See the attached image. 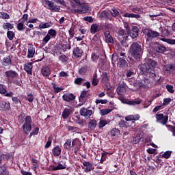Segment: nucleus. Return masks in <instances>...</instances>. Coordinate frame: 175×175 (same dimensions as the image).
I'll use <instances>...</instances> for the list:
<instances>
[{"mask_svg": "<svg viewBox=\"0 0 175 175\" xmlns=\"http://www.w3.org/2000/svg\"><path fill=\"white\" fill-rule=\"evenodd\" d=\"M106 55H104L103 57L100 58L98 60V66L101 68V69H105V66L106 65Z\"/></svg>", "mask_w": 175, "mask_h": 175, "instance_id": "28", "label": "nucleus"}, {"mask_svg": "<svg viewBox=\"0 0 175 175\" xmlns=\"http://www.w3.org/2000/svg\"><path fill=\"white\" fill-rule=\"evenodd\" d=\"M161 36L163 38H166L170 36V31L167 29H164L163 30L161 31Z\"/></svg>", "mask_w": 175, "mask_h": 175, "instance_id": "48", "label": "nucleus"}, {"mask_svg": "<svg viewBox=\"0 0 175 175\" xmlns=\"http://www.w3.org/2000/svg\"><path fill=\"white\" fill-rule=\"evenodd\" d=\"M175 67L173 64H167L164 66L163 70L165 73H170V72H173L174 70Z\"/></svg>", "mask_w": 175, "mask_h": 175, "instance_id": "27", "label": "nucleus"}, {"mask_svg": "<svg viewBox=\"0 0 175 175\" xmlns=\"http://www.w3.org/2000/svg\"><path fill=\"white\" fill-rule=\"evenodd\" d=\"M107 125V120H100L98 122V128L100 129H102L104 126H106Z\"/></svg>", "mask_w": 175, "mask_h": 175, "instance_id": "49", "label": "nucleus"}, {"mask_svg": "<svg viewBox=\"0 0 175 175\" xmlns=\"http://www.w3.org/2000/svg\"><path fill=\"white\" fill-rule=\"evenodd\" d=\"M124 28L125 29H120L119 30L118 32V36H119V39H122L120 42L121 43H124V42H125V40H126V39H128V38H129V31H131V27H129V24H124Z\"/></svg>", "mask_w": 175, "mask_h": 175, "instance_id": "4", "label": "nucleus"}, {"mask_svg": "<svg viewBox=\"0 0 175 175\" xmlns=\"http://www.w3.org/2000/svg\"><path fill=\"white\" fill-rule=\"evenodd\" d=\"M87 70H88L87 66H83L79 70V74L85 75V73H87Z\"/></svg>", "mask_w": 175, "mask_h": 175, "instance_id": "55", "label": "nucleus"}, {"mask_svg": "<svg viewBox=\"0 0 175 175\" xmlns=\"http://www.w3.org/2000/svg\"><path fill=\"white\" fill-rule=\"evenodd\" d=\"M51 39V36H50V35L49 34H46L42 40V44H47V43H49Z\"/></svg>", "mask_w": 175, "mask_h": 175, "instance_id": "54", "label": "nucleus"}, {"mask_svg": "<svg viewBox=\"0 0 175 175\" xmlns=\"http://www.w3.org/2000/svg\"><path fill=\"white\" fill-rule=\"evenodd\" d=\"M129 53L135 61H140L143 57V48L142 43L134 42L131 44L129 49Z\"/></svg>", "mask_w": 175, "mask_h": 175, "instance_id": "3", "label": "nucleus"}, {"mask_svg": "<svg viewBox=\"0 0 175 175\" xmlns=\"http://www.w3.org/2000/svg\"><path fill=\"white\" fill-rule=\"evenodd\" d=\"M52 85L55 94H58L59 92H61V91H64V88L57 87L55 83H52Z\"/></svg>", "mask_w": 175, "mask_h": 175, "instance_id": "50", "label": "nucleus"}, {"mask_svg": "<svg viewBox=\"0 0 175 175\" xmlns=\"http://www.w3.org/2000/svg\"><path fill=\"white\" fill-rule=\"evenodd\" d=\"M101 81L102 83H103V84H107L109 83V81H110V80L109 79V75L107 72H103L102 73Z\"/></svg>", "mask_w": 175, "mask_h": 175, "instance_id": "30", "label": "nucleus"}, {"mask_svg": "<svg viewBox=\"0 0 175 175\" xmlns=\"http://www.w3.org/2000/svg\"><path fill=\"white\" fill-rule=\"evenodd\" d=\"M120 55V57L119 58V68L124 69V68L126 67L128 65V63L126 62V53L121 52Z\"/></svg>", "mask_w": 175, "mask_h": 175, "instance_id": "11", "label": "nucleus"}, {"mask_svg": "<svg viewBox=\"0 0 175 175\" xmlns=\"http://www.w3.org/2000/svg\"><path fill=\"white\" fill-rule=\"evenodd\" d=\"M142 32L145 35L146 40H151V39H154V38L160 36L159 32L152 31L150 29L145 28L142 30Z\"/></svg>", "mask_w": 175, "mask_h": 175, "instance_id": "5", "label": "nucleus"}, {"mask_svg": "<svg viewBox=\"0 0 175 175\" xmlns=\"http://www.w3.org/2000/svg\"><path fill=\"white\" fill-rule=\"evenodd\" d=\"M118 14H120V12H118L117 9L113 8L111 12V16H113V17H117Z\"/></svg>", "mask_w": 175, "mask_h": 175, "instance_id": "60", "label": "nucleus"}, {"mask_svg": "<svg viewBox=\"0 0 175 175\" xmlns=\"http://www.w3.org/2000/svg\"><path fill=\"white\" fill-rule=\"evenodd\" d=\"M71 113H72V109L68 108H65L62 112V116L64 118V120H66V118H68Z\"/></svg>", "mask_w": 175, "mask_h": 175, "instance_id": "29", "label": "nucleus"}, {"mask_svg": "<svg viewBox=\"0 0 175 175\" xmlns=\"http://www.w3.org/2000/svg\"><path fill=\"white\" fill-rule=\"evenodd\" d=\"M48 35L51 38H55L57 36V31L54 29H51L48 31Z\"/></svg>", "mask_w": 175, "mask_h": 175, "instance_id": "51", "label": "nucleus"}, {"mask_svg": "<svg viewBox=\"0 0 175 175\" xmlns=\"http://www.w3.org/2000/svg\"><path fill=\"white\" fill-rule=\"evenodd\" d=\"M41 73L45 78L50 77V75H51V70L49 66H45L41 69Z\"/></svg>", "mask_w": 175, "mask_h": 175, "instance_id": "16", "label": "nucleus"}, {"mask_svg": "<svg viewBox=\"0 0 175 175\" xmlns=\"http://www.w3.org/2000/svg\"><path fill=\"white\" fill-rule=\"evenodd\" d=\"M131 10L133 13H135L137 14H139V13H143L142 8L137 7L132 8Z\"/></svg>", "mask_w": 175, "mask_h": 175, "instance_id": "58", "label": "nucleus"}, {"mask_svg": "<svg viewBox=\"0 0 175 175\" xmlns=\"http://www.w3.org/2000/svg\"><path fill=\"white\" fill-rule=\"evenodd\" d=\"M0 107L4 110H9V109H10V103L6 101H1Z\"/></svg>", "mask_w": 175, "mask_h": 175, "instance_id": "31", "label": "nucleus"}, {"mask_svg": "<svg viewBox=\"0 0 175 175\" xmlns=\"http://www.w3.org/2000/svg\"><path fill=\"white\" fill-rule=\"evenodd\" d=\"M46 51L47 53H51V54H55L58 51V46H53L52 48H48Z\"/></svg>", "mask_w": 175, "mask_h": 175, "instance_id": "45", "label": "nucleus"}, {"mask_svg": "<svg viewBox=\"0 0 175 175\" xmlns=\"http://www.w3.org/2000/svg\"><path fill=\"white\" fill-rule=\"evenodd\" d=\"M129 35L132 39H136L139 36V27L133 26L132 29L129 31Z\"/></svg>", "mask_w": 175, "mask_h": 175, "instance_id": "15", "label": "nucleus"}, {"mask_svg": "<svg viewBox=\"0 0 175 175\" xmlns=\"http://www.w3.org/2000/svg\"><path fill=\"white\" fill-rule=\"evenodd\" d=\"M62 99L65 102H72L76 99V96L72 93H66L62 96Z\"/></svg>", "mask_w": 175, "mask_h": 175, "instance_id": "14", "label": "nucleus"}, {"mask_svg": "<svg viewBox=\"0 0 175 175\" xmlns=\"http://www.w3.org/2000/svg\"><path fill=\"white\" fill-rule=\"evenodd\" d=\"M71 146L75 148L79 147V146H80V139L78 138L72 139Z\"/></svg>", "mask_w": 175, "mask_h": 175, "instance_id": "47", "label": "nucleus"}, {"mask_svg": "<svg viewBox=\"0 0 175 175\" xmlns=\"http://www.w3.org/2000/svg\"><path fill=\"white\" fill-rule=\"evenodd\" d=\"M15 36L16 33L13 31L8 30L7 31V38L9 39V40H13Z\"/></svg>", "mask_w": 175, "mask_h": 175, "instance_id": "41", "label": "nucleus"}, {"mask_svg": "<svg viewBox=\"0 0 175 175\" xmlns=\"http://www.w3.org/2000/svg\"><path fill=\"white\" fill-rule=\"evenodd\" d=\"M90 32L92 33H96V32H99L98 29V24L94 23V24L91 25Z\"/></svg>", "mask_w": 175, "mask_h": 175, "instance_id": "44", "label": "nucleus"}, {"mask_svg": "<svg viewBox=\"0 0 175 175\" xmlns=\"http://www.w3.org/2000/svg\"><path fill=\"white\" fill-rule=\"evenodd\" d=\"M83 165L85 167H82L85 173H90L91 170H92V163L90 161H84L83 163Z\"/></svg>", "mask_w": 175, "mask_h": 175, "instance_id": "19", "label": "nucleus"}, {"mask_svg": "<svg viewBox=\"0 0 175 175\" xmlns=\"http://www.w3.org/2000/svg\"><path fill=\"white\" fill-rule=\"evenodd\" d=\"M52 25H53V23L51 22L45 23H41L39 25V28L40 29H44L46 28H50V27H51Z\"/></svg>", "mask_w": 175, "mask_h": 175, "instance_id": "35", "label": "nucleus"}, {"mask_svg": "<svg viewBox=\"0 0 175 175\" xmlns=\"http://www.w3.org/2000/svg\"><path fill=\"white\" fill-rule=\"evenodd\" d=\"M18 122L20 125H23L22 128L25 135H28L32 131V118L31 116H26L25 113H21L18 116Z\"/></svg>", "mask_w": 175, "mask_h": 175, "instance_id": "2", "label": "nucleus"}, {"mask_svg": "<svg viewBox=\"0 0 175 175\" xmlns=\"http://www.w3.org/2000/svg\"><path fill=\"white\" fill-rule=\"evenodd\" d=\"M64 169H66V166L64 165L61 163H59L58 165H57V166H53L52 167V170L53 172H55L57 170H63Z\"/></svg>", "mask_w": 175, "mask_h": 175, "instance_id": "39", "label": "nucleus"}, {"mask_svg": "<svg viewBox=\"0 0 175 175\" xmlns=\"http://www.w3.org/2000/svg\"><path fill=\"white\" fill-rule=\"evenodd\" d=\"M142 103V100H132L127 101V105H129L130 106H136L137 105H140Z\"/></svg>", "mask_w": 175, "mask_h": 175, "instance_id": "36", "label": "nucleus"}, {"mask_svg": "<svg viewBox=\"0 0 175 175\" xmlns=\"http://www.w3.org/2000/svg\"><path fill=\"white\" fill-rule=\"evenodd\" d=\"M96 125H98V122L95 119H92L88 124V127L89 129L94 131L96 128Z\"/></svg>", "mask_w": 175, "mask_h": 175, "instance_id": "24", "label": "nucleus"}, {"mask_svg": "<svg viewBox=\"0 0 175 175\" xmlns=\"http://www.w3.org/2000/svg\"><path fill=\"white\" fill-rule=\"evenodd\" d=\"M104 38L106 43H110L111 44L114 43V40L113 39V36H111L110 31L107 30L104 32Z\"/></svg>", "mask_w": 175, "mask_h": 175, "instance_id": "13", "label": "nucleus"}, {"mask_svg": "<svg viewBox=\"0 0 175 175\" xmlns=\"http://www.w3.org/2000/svg\"><path fill=\"white\" fill-rule=\"evenodd\" d=\"M33 68V65L32 62L27 63L24 66V70L27 72V75H32V69Z\"/></svg>", "mask_w": 175, "mask_h": 175, "instance_id": "21", "label": "nucleus"}, {"mask_svg": "<svg viewBox=\"0 0 175 175\" xmlns=\"http://www.w3.org/2000/svg\"><path fill=\"white\" fill-rule=\"evenodd\" d=\"M123 17H126L128 18H136L137 20H140V18H142V16H140V14L131 13H126L123 15Z\"/></svg>", "mask_w": 175, "mask_h": 175, "instance_id": "23", "label": "nucleus"}, {"mask_svg": "<svg viewBox=\"0 0 175 175\" xmlns=\"http://www.w3.org/2000/svg\"><path fill=\"white\" fill-rule=\"evenodd\" d=\"M120 133V131L118 129H113L111 131V136H118Z\"/></svg>", "mask_w": 175, "mask_h": 175, "instance_id": "56", "label": "nucleus"}, {"mask_svg": "<svg viewBox=\"0 0 175 175\" xmlns=\"http://www.w3.org/2000/svg\"><path fill=\"white\" fill-rule=\"evenodd\" d=\"M9 158H10V154H9V153L0 155V163L2 161H8Z\"/></svg>", "mask_w": 175, "mask_h": 175, "instance_id": "46", "label": "nucleus"}, {"mask_svg": "<svg viewBox=\"0 0 175 175\" xmlns=\"http://www.w3.org/2000/svg\"><path fill=\"white\" fill-rule=\"evenodd\" d=\"M12 58H13V56L12 55H8L6 57H4L2 61V65L3 66H10V65H12Z\"/></svg>", "mask_w": 175, "mask_h": 175, "instance_id": "20", "label": "nucleus"}, {"mask_svg": "<svg viewBox=\"0 0 175 175\" xmlns=\"http://www.w3.org/2000/svg\"><path fill=\"white\" fill-rule=\"evenodd\" d=\"M68 32L70 38H73V36H75V26H72L70 28Z\"/></svg>", "mask_w": 175, "mask_h": 175, "instance_id": "64", "label": "nucleus"}, {"mask_svg": "<svg viewBox=\"0 0 175 175\" xmlns=\"http://www.w3.org/2000/svg\"><path fill=\"white\" fill-rule=\"evenodd\" d=\"M72 55L75 58H81V57L83 55V49L79 46H77L72 51Z\"/></svg>", "mask_w": 175, "mask_h": 175, "instance_id": "17", "label": "nucleus"}, {"mask_svg": "<svg viewBox=\"0 0 175 175\" xmlns=\"http://www.w3.org/2000/svg\"><path fill=\"white\" fill-rule=\"evenodd\" d=\"M3 76L8 81H12L18 78V73L16 70H8L4 72Z\"/></svg>", "mask_w": 175, "mask_h": 175, "instance_id": "7", "label": "nucleus"}, {"mask_svg": "<svg viewBox=\"0 0 175 175\" xmlns=\"http://www.w3.org/2000/svg\"><path fill=\"white\" fill-rule=\"evenodd\" d=\"M90 5L82 4L77 5V8H72L71 12L75 14L79 13V14H84V13H88V12H90Z\"/></svg>", "mask_w": 175, "mask_h": 175, "instance_id": "6", "label": "nucleus"}, {"mask_svg": "<svg viewBox=\"0 0 175 175\" xmlns=\"http://www.w3.org/2000/svg\"><path fill=\"white\" fill-rule=\"evenodd\" d=\"M150 83V81L148 79V78H144V80L141 81L139 83V87L142 88H148Z\"/></svg>", "mask_w": 175, "mask_h": 175, "instance_id": "25", "label": "nucleus"}, {"mask_svg": "<svg viewBox=\"0 0 175 175\" xmlns=\"http://www.w3.org/2000/svg\"><path fill=\"white\" fill-rule=\"evenodd\" d=\"M126 85L125 84H121L117 88L116 92L118 95H125L126 94Z\"/></svg>", "mask_w": 175, "mask_h": 175, "instance_id": "18", "label": "nucleus"}, {"mask_svg": "<svg viewBox=\"0 0 175 175\" xmlns=\"http://www.w3.org/2000/svg\"><path fill=\"white\" fill-rule=\"evenodd\" d=\"M59 61L62 62V64H64V65H66L68 62H69V56L62 54L59 57Z\"/></svg>", "mask_w": 175, "mask_h": 175, "instance_id": "26", "label": "nucleus"}, {"mask_svg": "<svg viewBox=\"0 0 175 175\" xmlns=\"http://www.w3.org/2000/svg\"><path fill=\"white\" fill-rule=\"evenodd\" d=\"M64 147L68 151H70L72 148V139H68L66 140V142L64 144Z\"/></svg>", "mask_w": 175, "mask_h": 175, "instance_id": "34", "label": "nucleus"}, {"mask_svg": "<svg viewBox=\"0 0 175 175\" xmlns=\"http://www.w3.org/2000/svg\"><path fill=\"white\" fill-rule=\"evenodd\" d=\"M100 16L102 18H107V17H109V12H107V11H103L100 13Z\"/></svg>", "mask_w": 175, "mask_h": 175, "instance_id": "63", "label": "nucleus"}, {"mask_svg": "<svg viewBox=\"0 0 175 175\" xmlns=\"http://www.w3.org/2000/svg\"><path fill=\"white\" fill-rule=\"evenodd\" d=\"M157 122H161L162 125H166L167 121L169 120V116H165L163 113H157L156 114Z\"/></svg>", "mask_w": 175, "mask_h": 175, "instance_id": "10", "label": "nucleus"}, {"mask_svg": "<svg viewBox=\"0 0 175 175\" xmlns=\"http://www.w3.org/2000/svg\"><path fill=\"white\" fill-rule=\"evenodd\" d=\"M154 50L158 54H163L167 49L165 45L157 42L154 46Z\"/></svg>", "mask_w": 175, "mask_h": 175, "instance_id": "12", "label": "nucleus"}, {"mask_svg": "<svg viewBox=\"0 0 175 175\" xmlns=\"http://www.w3.org/2000/svg\"><path fill=\"white\" fill-rule=\"evenodd\" d=\"M8 92V90H6V86L3 84H0V94L1 95H5Z\"/></svg>", "mask_w": 175, "mask_h": 175, "instance_id": "52", "label": "nucleus"}, {"mask_svg": "<svg viewBox=\"0 0 175 175\" xmlns=\"http://www.w3.org/2000/svg\"><path fill=\"white\" fill-rule=\"evenodd\" d=\"M10 83H13V84H15L16 85H18L19 87H21V85H23V81H21V79L18 78V77L15 79H12Z\"/></svg>", "mask_w": 175, "mask_h": 175, "instance_id": "40", "label": "nucleus"}, {"mask_svg": "<svg viewBox=\"0 0 175 175\" xmlns=\"http://www.w3.org/2000/svg\"><path fill=\"white\" fill-rule=\"evenodd\" d=\"M62 152V149L60 148L59 146H56L52 149V153L53 157H59Z\"/></svg>", "mask_w": 175, "mask_h": 175, "instance_id": "22", "label": "nucleus"}, {"mask_svg": "<svg viewBox=\"0 0 175 175\" xmlns=\"http://www.w3.org/2000/svg\"><path fill=\"white\" fill-rule=\"evenodd\" d=\"M118 55H117V53H113L112 55V58H111V61H112V64L116 63V61H118Z\"/></svg>", "mask_w": 175, "mask_h": 175, "instance_id": "62", "label": "nucleus"}, {"mask_svg": "<svg viewBox=\"0 0 175 175\" xmlns=\"http://www.w3.org/2000/svg\"><path fill=\"white\" fill-rule=\"evenodd\" d=\"M16 28L18 31H23L24 29V23L20 22L17 24Z\"/></svg>", "mask_w": 175, "mask_h": 175, "instance_id": "61", "label": "nucleus"}, {"mask_svg": "<svg viewBox=\"0 0 175 175\" xmlns=\"http://www.w3.org/2000/svg\"><path fill=\"white\" fill-rule=\"evenodd\" d=\"M35 55V48L30 46L27 52V58H33Z\"/></svg>", "mask_w": 175, "mask_h": 175, "instance_id": "38", "label": "nucleus"}, {"mask_svg": "<svg viewBox=\"0 0 175 175\" xmlns=\"http://www.w3.org/2000/svg\"><path fill=\"white\" fill-rule=\"evenodd\" d=\"M157 66V62L151 59H147L144 64L139 66L140 70L142 71L143 75L154 80L157 77L155 70L154 68Z\"/></svg>", "mask_w": 175, "mask_h": 175, "instance_id": "1", "label": "nucleus"}, {"mask_svg": "<svg viewBox=\"0 0 175 175\" xmlns=\"http://www.w3.org/2000/svg\"><path fill=\"white\" fill-rule=\"evenodd\" d=\"M61 49H62L64 51H66L67 50H70L72 49V46H70V43H64L62 42L60 44Z\"/></svg>", "mask_w": 175, "mask_h": 175, "instance_id": "33", "label": "nucleus"}, {"mask_svg": "<svg viewBox=\"0 0 175 175\" xmlns=\"http://www.w3.org/2000/svg\"><path fill=\"white\" fill-rule=\"evenodd\" d=\"M44 7L49 10H51V12H59L60 8L57 4H55L52 1L45 0V5Z\"/></svg>", "mask_w": 175, "mask_h": 175, "instance_id": "8", "label": "nucleus"}, {"mask_svg": "<svg viewBox=\"0 0 175 175\" xmlns=\"http://www.w3.org/2000/svg\"><path fill=\"white\" fill-rule=\"evenodd\" d=\"M79 113L82 117H84L86 120H88V118H91V116H92L94 111L88 108L82 107L81 108Z\"/></svg>", "mask_w": 175, "mask_h": 175, "instance_id": "9", "label": "nucleus"}, {"mask_svg": "<svg viewBox=\"0 0 175 175\" xmlns=\"http://www.w3.org/2000/svg\"><path fill=\"white\" fill-rule=\"evenodd\" d=\"M0 175H9V170L5 165L0 166Z\"/></svg>", "mask_w": 175, "mask_h": 175, "instance_id": "37", "label": "nucleus"}, {"mask_svg": "<svg viewBox=\"0 0 175 175\" xmlns=\"http://www.w3.org/2000/svg\"><path fill=\"white\" fill-rule=\"evenodd\" d=\"M3 28L10 31V29H13V28H14V25L10 23H5L3 25Z\"/></svg>", "mask_w": 175, "mask_h": 175, "instance_id": "42", "label": "nucleus"}, {"mask_svg": "<svg viewBox=\"0 0 175 175\" xmlns=\"http://www.w3.org/2000/svg\"><path fill=\"white\" fill-rule=\"evenodd\" d=\"M166 126H167V128H169V129H170V131H171V132H172L173 136H175V126L167 124Z\"/></svg>", "mask_w": 175, "mask_h": 175, "instance_id": "59", "label": "nucleus"}, {"mask_svg": "<svg viewBox=\"0 0 175 175\" xmlns=\"http://www.w3.org/2000/svg\"><path fill=\"white\" fill-rule=\"evenodd\" d=\"M111 109H104L100 110L101 116H107L109 113H111Z\"/></svg>", "mask_w": 175, "mask_h": 175, "instance_id": "53", "label": "nucleus"}, {"mask_svg": "<svg viewBox=\"0 0 175 175\" xmlns=\"http://www.w3.org/2000/svg\"><path fill=\"white\" fill-rule=\"evenodd\" d=\"M88 98V91L83 90L81 92V95L79 97V102H83L84 99H87Z\"/></svg>", "mask_w": 175, "mask_h": 175, "instance_id": "32", "label": "nucleus"}, {"mask_svg": "<svg viewBox=\"0 0 175 175\" xmlns=\"http://www.w3.org/2000/svg\"><path fill=\"white\" fill-rule=\"evenodd\" d=\"M171 156H172V151L167 150L163 154L162 158H165V159H169V157Z\"/></svg>", "mask_w": 175, "mask_h": 175, "instance_id": "57", "label": "nucleus"}, {"mask_svg": "<svg viewBox=\"0 0 175 175\" xmlns=\"http://www.w3.org/2000/svg\"><path fill=\"white\" fill-rule=\"evenodd\" d=\"M84 81H85V80L84 79L79 77V78L75 79L74 81V83L77 85H83Z\"/></svg>", "mask_w": 175, "mask_h": 175, "instance_id": "43", "label": "nucleus"}]
</instances>
